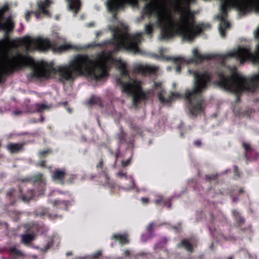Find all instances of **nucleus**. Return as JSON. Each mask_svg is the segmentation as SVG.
Wrapping results in <instances>:
<instances>
[{
    "instance_id": "nucleus-1",
    "label": "nucleus",
    "mask_w": 259,
    "mask_h": 259,
    "mask_svg": "<svg viewBox=\"0 0 259 259\" xmlns=\"http://www.w3.org/2000/svg\"><path fill=\"white\" fill-rule=\"evenodd\" d=\"M113 31V38L109 44L114 47V49L107 53L103 52L98 54L97 61L91 59L87 55L78 54L69 64L54 67L53 64L44 61L36 63L33 58L27 54L18 53L13 61L9 58V75L16 70L30 67L32 71L28 76L30 78H48L51 74H58L60 81L64 82L73 80L76 76L85 74L93 80H100L109 75L107 70L109 62L118 65L122 61L113 57L114 54L121 50L134 54L142 52L139 45L142 39V32L131 34L123 32L118 27Z\"/></svg>"
},
{
    "instance_id": "nucleus-2",
    "label": "nucleus",
    "mask_w": 259,
    "mask_h": 259,
    "mask_svg": "<svg viewBox=\"0 0 259 259\" xmlns=\"http://www.w3.org/2000/svg\"><path fill=\"white\" fill-rule=\"evenodd\" d=\"M180 14V21L177 23V27L170 16H167L160 10V5L158 0H151L146 4L144 8V13L150 17L153 14L157 15V24L161 28L160 38L168 40L176 35H179L183 39L192 41L196 34L200 33L202 31L200 26H196L197 31L195 32V16L190 9V5L195 3L196 0H177Z\"/></svg>"
},
{
    "instance_id": "nucleus-3",
    "label": "nucleus",
    "mask_w": 259,
    "mask_h": 259,
    "mask_svg": "<svg viewBox=\"0 0 259 259\" xmlns=\"http://www.w3.org/2000/svg\"><path fill=\"white\" fill-rule=\"evenodd\" d=\"M189 72L194 76L193 87L191 90H188L185 94V99L189 104L190 113L196 116L204 110L202 105L204 99L202 94L206 91L211 83L212 73L208 71H199L189 69Z\"/></svg>"
},
{
    "instance_id": "nucleus-4",
    "label": "nucleus",
    "mask_w": 259,
    "mask_h": 259,
    "mask_svg": "<svg viewBox=\"0 0 259 259\" xmlns=\"http://www.w3.org/2000/svg\"><path fill=\"white\" fill-rule=\"evenodd\" d=\"M117 66L121 76L116 78V82L121 86L122 92L132 96L133 104L135 106H138L142 101L148 100L150 91H144L141 81L132 79L127 69L126 64L121 61Z\"/></svg>"
},
{
    "instance_id": "nucleus-5",
    "label": "nucleus",
    "mask_w": 259,
    "mask_h": 259,
    "mask_svg": "<svg viewBox=\"0 0 259 259\" xmlns=\"http://www.w3.org/2000/svg\"><path fill=\"white\" fill-rule=\"evenodd\" d=\"M19 44L25 47L27 52H32L35 50L45 52L52 49L55 52H62L73 49V46L69 44H63L55 46L52 44L49 38L37 37L33 38L29 36H25L19 38Z\"/></svg>"
},
{
    "instance_id": "nucleus-6",
    "label": "nucleus",
    "mask_w": 259,
    "mask_h": 259,
    "mask_svg": "<svg viewBox=\"0 0 259 259\" xmlns=\"http://www.w3.org/2000/svg\"><path fill=\"white\" fill-rule=\"evenodd\" d=\"M232 8H236L241 15H245L248 10V6L246 4L241 5L240 0H222L220 6L221 15L218 16L219 19L222 20L226 19L228 9Z\"/></svg>"
},
{
    "instance_id": "nucleus-7",
    "label": "nucleus",
    "mask_w": 259,
    "mask_h": 259,
    "mask_svg": "<svg viewBox=\"0 0 259 259\" xmlns=\"http://www.w3.org/2000/svg\"><path fill=\"white\" fill-rule=\"evenodd\" d=\"M6 198L9 201L10 205H13L17 200L20 199L24 202H28L31 199L32 196L23 195L21 189L17 190L15 189L12 188L7 192Z\"/></svg>"
},
{
    "instance_id": "nucleus-8",
    "label": "nucleus",
    "mask_w": 259,
    "mask_h": 259,
    "mask_svg": "<svg viewBox=\"0 0 259 259\" xmlns=\"http://www.w3.org/2000/svg\"><path fill=\"white\" fill-rule=\"evenodd\" d=\"M25 181L30 182L34 187H37V190L39 192L45 191L46 180L43 174L38 172L30 178H26Z\"/></svg>"
},
{
    "instance_id": "nucleus-9",
    "label": "nucleus",
    "mask_w": 259,
    "mask_h": 259,
    "mask_svg": "<svg viewBox=\"0 0 259 259\" xmlns=\"http://www.w3.org/2000/svg\"><path fill=\"white\" fill-rule=\"evenodd\" d=\"M242 147L244 149L243 157L247 163L250 161L255 159L259 156V153L255 151L250 144L243 141Z\"/></svg>"
},
{
    "instance_id": "nucleus-10",
    "label": "nucleus",
    "mask_w": 259,
    "mask_h": 259,
    "mask_svg": "<svg viewBox=\"0 0 259 259\" xmlns=\"http://www.w3.org/2000/svg\"><path fill=\"white\" fill-rule=\"evenodd\" d=\"M193 55L194 58H192L188 61V63H202L205 60L209 61L216 57V55L213 54H201L197 48L193 50Z\"/></svg>"
},
{
    "instance_id": "nucleus-11",
    "label": "nucleus",
    "mask_w": 259,
    "mask_h": 259,
    "mask_svg": "<svg viewBox=\"0 0 259 259\" xmlns=\"http://www.w3.org/2000/svg\"><path fill=\"white\" fill-rule=\"evenodd\" d=\"M158 68L149 65H138L134 68V71L136 73L141 74L143 75L153 74L155 73Z\"/></svg>"
},
{
    "instance_id": "nucleus-12",
    "label": "nucleus",
    "mask_w": 259,
    "mask_h": 259,
    "mask_svg": "<svg viewBox=\"0 0 259 259\" xmlns=\"http://www.w3.org/2000/svg\"><path fill=\"white\" fill-rule=\"evenodd\" d=\"M66 177L67 172L65 168H56L52 175L53 180L61 185L65 184V179Z\"/></svg>"
},
{
    "instance_id": "nucleus-13",
    "label": "nucleus",
    "mask_w": 259,
    "mask_h": 259,
    "mask_svg": "<svg viewBox=\"0 0 259 259\" xmlns=\"http://www.w3.org/2000/svg\"><path fill=\"white\" fill-rule=\"evenodd\" d=\"M164 93V91L162 90L157 95L159 100L163 104H170L174 98H178L180 97V94L178 93L172 92L170 96L165 98L163 95Z\"/></svg>"
},
{
    "instance_id": "nucleus-14",
    "label": "nucleus",
    "mask_w": 259,
    "mask_h": 259,
    "mask_svg": "<svg viewBox=\"0 0 259 259\" xmlns=\"http://www.w3.org/2000/svg\"><path fill=\"white\" fill-rule=\"evenodd\" d=\"M241 5L246 4L248 6V10L245 14L254 10L256 13H259V1L253 0H240Z\"/></svg>"
},
{
    "instance_id": "nucleus-15",
    "label": "nucleus",
    "mask_w": 259,
    "mask_h": 259,
    "mask_svg": "<svg viewBox=\"0 0 259 259\" xmlns=\"http://www.w3.org/2000/svg\"><path fill=\"white\" fill-rule=\"evenodd\" d=\"M24 143H12L9 144L7 148L11 153H18L22 151L24 149Z\"/></svg>"
},
{
    "instance_id": "nucleus-16",
    "label": "nucleus",
    "mask_w": 259,
    "mask_h": 259,
    "mask_svg": "<svg viewBox=\"0 0 259 259\" xmlns=\"http://www.w3.org/2000/svg\"><path fill=\"white\" fill-rule=\"evenodd\" d=\"M68 2V8L70 11L77 14L80 8L81 3L80 0H66Z\"/></svg>"
},
{
    "instance_id": "nucleus-17",
    "label": "nucleus",
    "mask_w": 259,
    "mask_h": 259,
    "mask_svg": "<svg viewBox=\"0 0 259 259\" xmlns=\"http://www.w3.org/2000/svg\"><path fill=\"white\" fill-rule=\"evenodd\" d=\"M111 239L119 241L121 245L126 244L129 243L128 235L126 234H114L111 236Z\"/></svg>"
},
{
    "instance_id": "nucleus-18",
    "label": "nucleus",
    "mask_w": 259,
    "mask_h": 259,
    "mask_svg": "<svg viewBox=\"0 0 259 259\" xmlns=\"http://www.w3.org/2000/svg\"><path fill=\"white\" fill-rule=\"evenodd\" d=\"M233 217L236 223L237 227H241L245 222V219L243 217L240 213L237 210H232V211Z\"/></svg>"
},
{
    "instance_id": "nucleus-19",
    "label": "nucleus",
    "mask_w": 259,
    "mask_h": 259,
    "mask_svg": "<svg viewBox=\"0 0 259 259\" xmlns=\"http://www.w3.org/2000/svg\"><path fill=\"white\" fill-rule=\"evenodd\" d=\"M220 20L221 22L219 27V32L221 36L224 38L226 37V30L227 28H230V24L226 19H224L223 20Z\"/></svg>"
},
{
    "instance_id": "nucleus-20",
    "label": "nucleus",
    "mask_w": 259,
    "mask_h": 259,
    "mask_svg": "<svg viewBox=\"0 0 259 259\" xmlns=\"http://www.w3.org/2000/svg\"><path fill=\"white\" fill-rule=\"evenodd\" d=\"M53 204L57 209L66 210L68 207L70 205L69 201H64L60 200H56L53 202Z\"/></svg>"
},
{
    "instance_id": "nucleus-21",
    "label": "nucleus",
    "mask_w": 259,
    "mask_h": 259,
    "mask_svg": "<svg viewBox=\"0 0 259 259\" xmlns=\"http://www.w3.org/2000/svg\"><path fill=\"white\" fill-rule=\"evenodd\" d=\"M178 247H183L190 253H192L194 251L192 244L186 239H183L181 242L178 244Z\"/></svg>"
},
{
    "instance_id": "nucleus-22",
    "label": "nucleus",
    "mask_w": 259,
    "mask_h": 259,
    "mask_svg": "<svg viewBox=\"0 0 259 259\" xmlns=\"http://www.w3.org/2000/svg\"><path fill=\"white\" fill-rule=\"evenodd\" d=\"M167 60H172L175 64H177L176 71L177 73H180L181 71V66L180 64H178L179 63H184L185 62V60L182 57H168L167 58Z\"/></svg>"
},
{
    "instance_id": "nucleus-23",
    "label": "nucleus",
    "mask_w": 259,
    "mask_h": 259,
    "mask_svg": "<svg viewBox=\"0 0 259 259\" xmlns=\"http://www.w3.org/2000/svg\"><path fill=\"white\" fill-rule=\"evenodd\" d=\"M103 163H104L103 159L102 158H101L100 160V161L99 162V163L97 164L96 168L97 169L101 168L102 173L105 177L106 180L108 181L109 180V176L108 174L107 168V167H104Z\"/></svg>"
},
{
    "instance_id": "nucleus-24",
    "label": "nucleus",
    "mask_w": 259,
    "mask_h": 259,
    "mask_svg": "<svg viewBox=\"0 0 259 259\" xmlns=\"http://www.w3.org/2000/svg\"><path fill=\"white\" fill-rule=\"evenodd\" d=\"M34 239V236L30 234H23L21 235V242L25 244L30 243Z\"/></svg>"
},
{
    "instance_id": "nucleus-25",
    "label": "nucleus",
    "mask_w": 259,
    "mask_h": 259,
    "mask_svg": "<svg viewBox=\"0 0 259 259\" xmlns=\"http://www.w3.org/2000/svg\"><path fill=\"white\" fill-rule=\"evenodd\" d=\"M88 104L90 105H98L101 107L103 106V103L100 98L92 96L88 101Z\"/></svg>"
},
{
    "instance_id": "nucleus-26",
    "label": "nucleus",
    "mask_w": 259,
    "mask_h": 259,
    "mask_svg": "<svg viewBox=\"0 0 259 259\" xmlns=\"http://www.w3.org/2000/svg\"><path fill=\"white\" fill-rule=\"evenodd\" d=\"M221 74H224L223 73H220L219 74V80H218V84L222 88H223V89H224L225 90L227 91H229L230 92H232V93H235L236 95H237V102H239V100H240V97H239V95H241L244 91H246L247 92H248L247 90H243L242 92H240V93H236L235 92V91H231V90H228V89H226L224 86H223V85H222V84L221 83Z\"/></svg>"
},
{
    "instance_id": "nucleus-27",
    "label": "nucleus",
    "mask_w": 259,
    "mask_h": 259,
    "mask_svg": "<svg viewBox=\"0 0 259 259\" xmlns=\"http://www.w3.org/2000/svg\"><path fill=\"white\" fill-rule=\"evenodd\" d=\"M154 202L156 205L161 204L167 206V207L169 208L171 207V203L169 200L164 199L163 198H160L159 199H155Z\"/></svg>"
},
{
    "instance_id": "nucleus-28",
    "label": "nucleus",
    "mask_w": 259,
    "mask_h": 259,
    "mask_svg": "<svg viewBox=\"0 0 259 259\" xmlns=\"http://www.w3.org/2000/svg\"><path fill=\"white\" fill-rule=\"evenodd\" d=\"M38 7L40 11L42 10L47 9L50 5V0H45V1H41L38 3Z\"/></svg>"
},
{
    "instance_id": "nucleus-29",
    "label": "nucleus",
    "mask_w": 259,
    "mask_h": 259,
    "mask_svg": "<svg viewBox=\"0 0 259 259\" xmlns=\"http://www.w3.org/2000/svg\"><path fill=\"white\" fill-rule=\"evenodd\" d=\"M239 229L238 230V233L239 234H241L246 232H252V227L251 225H247L246 227L242 228L241 227H238Z\"/></svg>"
},
{
    "instance_id": "nucleus-30",
    "label": "nucleus",
    "mask_w": 259,
    "mask_h": 259,
    "mask_svg": "<svg viewBox=\"0 0 259 259\" xmlns=\"http://www.w3.org/2000/svg\"><path fill=\"white\" fill-rule=\"evenodd\" d=\"M67 176H68V178H67L66 180L65 181V183L68 184H72L74 183L75 180L76 179V176L75 175L73 174H70L67 175Z\"/></svg>"
},
{
    "instance_id": "nucleus-31",
    "label": "nucleus",
    "mask_w": 259,
    "mask_h": 259,
    "mask_svg": "<svg viewBox=\"0 0 259 259\" xmlns=\"http://www.w3.org/2000/svg\"><path fill=\"white\" fill-rule=\"evenodd\" d=\"M145 33L148 35H151L153 32V26L152 24L150 23L146 24L145 26Z\"/></svg>"
},
{
    "instance_id": "nucleus-32",
    "label": "nucleus",
    "mask_w": 259,
    "mask_h": 259,
    "mask_svg": "<svg viewBox=\"0 0 259 259\" xmlns=\"http://www.w3.org/2000/svg\"><path fill=\"white\" fill-rule=\"evenodd\" d=\"M10 253L12 255L20 256L22 255V252L17 249L15 247H11L9 249Z\"/></svg>"
},
{
    "instance_id": "nucleus-33",
    "label": "nucleus",
    "mask_w": 259,
    "mask_h": 259,
    "mask_svg": "<svg viewBox=\"0 0 259 259\" xmlns=\"http://www.w3.org/2000/svg\"><path fill=\"white\" fill-rule=\"evenodd\" d=\"M205 180L208 182H211L212 181H215L218 182V175H206L205 176Z\"/></svg>"
},
{
    "instance_id": "nucleus-34",
    "label": "nucleus",
    "mask_w": 259,
    "mask_h": 259,
    "mask_svg": "<svg viewBox=\"0 0 259 259\" xmlns=\"http://www.w3.org/2000/svg\"><path fill=\"white\" fill-rule=\"evenodd\" d=\"M102 255V251L101 250H98L96 252H94L89 256L90 259H98Z\"/></svg>"
},
{
    "instance_id": "nucleus-35",
    "label": "nucleus",
    "mask_w": 259,
    "mask_h": 259,
    "mask_svg": "<svg viewBox=\"0 0 259 259\" xmlns=\"http://www.w3.org/2000/svg\"><path fill=\"white\" fill-rule=\"evenodd\" d=\"M126 136V134L123 131V130H121L120 133L118 135V139L120 143H123L125 142Z\"/></svg>"
},
{
    "instance_id": "nucleus-36",
    "label": "nucleus",
    "mask_w": 259,
    "mask_h": 259,
    "mask_svg": "<svg viewBox=\"0 0 259 259\" xmlns=\"http://www.w3.org/2000/svg\"><path fill=\"white\" fill-rule=\"evenodd\" d=\"M51 152L52 150L50 149L41 150L38 152V156L40 158L46 157L48 154L51 153Z\"/></svg>"
},
{
    "instance_id": "nucleus-37",
    "label": "nucleus",
    "mask_w": 259,
    "mask_h": 259,
    "mask_svg": "<svg viewBox=\"0 0 259 259\" xmlns=\"http://www.w3.org/2000/svg\"><path fill=\"white\" fill-rule=\"evenodd\" d=\"M9 10V7L8 5H6L4 6L2 8H0V20L2 21V19L3 17L4 14L8 11Z\"/></svg>"
},
{
    "instance_id": "nucleus-38",
    "label": "nucleus",
    "mask_w": 259,
    "mask_h": 259,
    "mask_svg": "<svg viewBox=\"0 0 259 259\" xmlns=\"http://www.w3.org/2000/svg\"><path fill=\"white\" fill-rule=\"evenodd\" d=\"M36 111L38 112H41L43 110L47 109L48 106L44 104H36Z\"/></svg>"
},
{
    "instance_id": "nucleus-39",
    "label": "nucleus",
    "mask_w": 259,
    "mask_h": 259,
    "mask_svg": "<svg viewBox=\"0 0 259 259\" xmlns=\"http://www.w3.org/2000/svg\"><path fill=\"white\" fill-rule=\"evenodd\" d=\"M165 243V240H162L155 244V245L154 246V248L155 250H157V249L159 248H162L164 247Z\"/></svg>"
},
{
    "instance_id": "nucleus-40",
    "label": "nucleus",
    "mask_w": 259,
    "mask_h": 259,
    "mask_svg": "<svg viewBox=\"0 0 259 259\" xmlns=\"http://www.w3.org/2000/svg\"><path fill=\"white\" fill-rule=\"evenodd\" d=\"M40 13H42L46 16L51 17L50 13L49 11L48 10H47V9L42 10V11H40L39 12H36L35 13L36 16L37 17H38V16L40 15Z\"/></svg>"
},
{
    "instance_id": "nucleus-41",
    "label": "nucleus",
    "mask_w": 259,
    "mask_h": 259,
    "mask_svg": "<svg viewBox=\"0 0 259 259\" xmlns=\"http://www.w3.org/2000/svg\"><path fill=\"white\" fill-rule=\"evenodd\" d=\"M198 25H196V23H195V28H194V30H195V32L196 33V32L197 31V28H196V26H198ZM199 26H200V27L202 28V30H203V28H209L210 27V25L209 24H203L202 25V26L201 25H199ZM203 31H202L200 34ZM197 34H199V33L198 34H196L194 36V37L197 35Z\"/></svg>"
},
{
    "instance_id": "nucleus-42",
    "label": "nucleus",
    "mask_w": 259,
    "mask_h": 259,
    "mask_svg": "<svg viewBox=\"0 0 259 259\" xmlns=\"http://www.w3.org/2000/svg\"><path fill=\"white\" fill-rule=\"evenodd\" d=\"M154 223L153 222L150 223L147 227V231L149 232H153L154 231Z\"/></svg>"
},
{
    "instance_id": "nucleus-43",
    "label": "nucleus",
    "mask_w": 259,
    "mask_h": 259,
    "mask_svg": "<svg viewBox=\"0 0 259 259\" xmlns=\"http://www.w3.org/2000/svg\"><path fill=\"white\" fill-rule=\"evenodd\" d=\"M131 158H128L126 160H123L121 162V165L123 167L127 166L131 164Z\"/></svg>"
},
{
    "instance_id": "nucleus-44",
    "label": "nucleus",
    "mask_w": 259,
    "mask_h": 259,
    "mask_svg": "<svg viewBox=\"0 0 259 259\" xmlns=\"http://www.w3.org/2000/svg\"><path fill=\"white\" fill-rule=\"evenodd\" d=\"M46 160H42L39 161L37 164V166L41 167V168H46Z\"/></svg>"
},
{
    "instance_id": "nucleus-45",
    "label": "nucleus",
    "mask_w": 259,
    "mask_h": 259,
    "mask_svg": "<svg viewBox=\"0 0 259 259\" xmlns=\"http://www.w3.org/2000/svg\"><path fill=\"white\" fill-rule=\"evenodd\" d=\"M234 175L238 177H240V173L238 168V167L237 165L234 166Z\"/></svg>"
},
{
    "instance_id": "nucleus-46",
    "label": "nucleus",
    "mask_w": 259,
    "mask_h": 259,
    "mask_svg": "<svg viewBox=\"0 0 259 259\" xmlns=\"http://www.w3.org/2000/svg\"><path fill=\"white\" fill-rule=\"evenodd\" d=\"M161 85H162L161 82H154V84H153V88L154 89H157L158 88H161Z\"/></svg>"
},
{
    "instance_id": "nucleus-47",
    "label": "nucleus",
    "mask_w": 259,
    "mask_h": 259,
    "mask_svg": "<svg viewBox=\"0 0 259 259\" xmlns=\"http://www.w3.org/2000/svg\"><path fill=\"white\" fill-rule=\"evenodd\" d=\"M117 176L120 177V178H123V177H125V178H126V172H124L123 171H119L117 173Z\"/></svg>"
},
{
    "instance_id": "nucleus-48",
    "label": "nucleus",
    "mask_w": 259,
    "mask_h": 259,
    "mask_svg": "<svg viewBox=\"0 0 259 259\" xmlns=\"http://www.w3.org/2000/svg\"><path fill=\"white\" fill-rule=\"evenodd\" d=\"M194 144L195 146L199 147L201 146V141L200 140H196L194 141Z\"/></svg>"
},
{
    "instance_id": "nucleus-49",
    "label": "nucleus",
    "mask_w": 259,
    "mask_h": 259,
    "mask_svg": "<svg viewBox=\"0 0 259 259\" xmlns=\"http://www.w3.org/2000/svg\"><path fill=\"white\" fill-rule=\"evenodd\" d=\"M142 202L144 204L148 203L149 201V198L146 197H142L141 199Z\"/></svg>"
},
{
    "instance_id": "nucleus-50",
    "label": "nucleus",
    "mask_w": 259,
    "mask_h": 259,
    "mask_svg": "<svg viewBox=\"0 0 259 259\" xmlns=\"http://www.w3.org/2000/svg\"><path fill=\"white\" fill-rule=\"evenodd\" d=\"M130 254L131 252L128 250H125L123 251V255L125 257L129 256L130 255Z\"/></svg>"
},
{
    "instance_id": "nucleus-51",
    "label": "nucleus",
    "mask_w": 259,
    "mask_h": 259,
    "mask_svg": "<svg viewBox=\"0 0 259 259\" xmlns=\"http://www.w3.org/2000/svg\"><path fill=\"white\" fill-rule=\"evenodd\" d=\"M119 154H120V151H119V150H118V151L116 152V153L115 154V163L116 162L118 157H119Z\"/></svg>"
},
{
    "instance_id": "nucleus-52",
    "label": "nucleus",
    "mask_w": 259,
    "mask_h": 259,
    "mask_svg": "<svg viewBox=\"0 0 259 259\" xmlns=\"http://www.w3.org/2000/svg\"><path fill=\"white\" fill-rule=\"evenodd\" d=\"M32 12H28L25 15V19L26 21H28L30 19V14Z\"/></svg>"
},
{
    "instance_id": "nucleus-53",
    "label": "nucleus",
    "mask_w": 259,
    "mask_h": 259,
    "mask_svg": "<svg viewBox=\"0 0 259 259\" xmlns=\"http://www.w3.org/2000/svg\"><path fill=\"white\" fill-rule=\"evenodd\" d=\"M48 213L47 210H44L41 212H40L39 215L41 217L45 216Z\"/></svg>"
},
{
    "instance_id": "nucleus-54",
    "label": "nucleus",
    "mask_w": 259,
    "mask_h": 259,
    "mask_svg": "<svg viewBox=\"0 0 259 259\" xmlns=\"http://www.w3.org/2000/svg\"><path fill=\"white\" fill-rule=\"evenodd\" d=\"M45 120V117L42 116V115H41L40 116V122H43Z\"/></svg>"
},
{
    "instance_id": "nucleus-55",
    "label": "nucleus",
    "mask_w": 259,
    "mask_h": 259,
    "mask_svg": "<svg viewBox=\"0 0 259 259\" xmlns=\"http://www.w3.org/2000/svg\"><path fill=\"white\" fill-rule=\"evenodd\" d=\"M172 228L177 231H178L180 230L179 227L177 226H174Z\"/></svg>"
},
{
    "instance_id": "nucleus-56",
    "label": "nucleus",
    "mask_w": 259,
    "mask_h": 259,
    "mask_svg": "<svg viewBox=\"0 0 259 259\" xmlns=\"http://www.w3.org/2000/svg\"><path fill=\"white\" fill-rule=\"evenodd\" d=\"M243 192H244L243 188H240V189H239V193L240 194H241V193H243Z\"/></svg>"
},
{
    "instance_id": "nucleus-57",
    "label": "nucleus",
    "mask_w": 259,
    "mask_h": 259,
    "mask_svg": "<svg viewBox=\"0 0 259 259\" xmlns=\"http://www.w3.org/2000/svg\"><path fill=\"white\" fill-rule=\"evenodd\" d=\"M238 198L237 197H234L233 198V202H236L237 201H238Z\"/></svg>"
},
{
    "instance_id": "nucleus-58",
    "label": "nucleus",
    "mask_w": 259,
    "mask_h": 259,
    "mask_svg": "<svg viewBox=\"0 0 259 259\" xmlns=\"http://www.w3.org/2000/svg\"><path fill=\"white\" fill-rule=\"evenodd\" d=\"M71 255H72V252H67L66 253V256H67Z\"/></svg>"
},
{
    "instance_id": "nucleus-59",
    "label": "nucleus",
    "mask_w": 259,
    "mask_h": 259,
    "mask_svg": "<svg viewBox=\"0 0 259 259\" xmlns=\"http://www.w3.org/2000/svg\"><path fill=\"white\" fill-rule=\"evenodd\" d=\"M233 256L231 255L227 259H233Z\"/></svg>"
},
{
    "instance_id": "nucleus-60",
    "label": "nucleus",
    "mask_w": 259,
    "mask_h": 259,
    "mask_svg": "<svg viewBox=\"0 0 259 259\" xmlns=\"http://www.w3.org/2000/svg\"><path fill=\"white\" fill-rule=\"evenodd\" d=\"M67 110L68 111V112H69V113H71V109L68 108V109H67Z\"/></svg>"
},
{
    "instance_id": "nucleus-61",
    "label": "nucleus",
    "mask_w": 259,
    "mask_h": 259,
    "mask_svg": "<svg viewBox=\"0 0 259 259\" xmlns=\"http://www.w3.org/2000/svg\"><path fill=\"white\" fill-rule=\"evenodd\" d=\"M183 136H184V134H183V133H181V137H183Z\"/></svg>"
},
{
    "instance_id": "nucleus-62",
    "label": "nucleus",
    "mask_w": 259,
    "mask_h": 259,
    "mask_svg": "<svg viewBox=\"0 0 259 259\" xmlns=\"http://www.w3.org/2000/svg\"><path fill=\"white\" fill-rule=\"evenodd\" d=\"M64 105H67V102H65L64 103Z\"/></svg>"
},
{
    "instance_id": "nucleus-63",
    "label": "nucleus",
    "mask_w": 259,
    "mask_h": 259,
    "mask_svg": "<svg viewBox=\"0 0 259 259\" xmlns=\"http://www.w3.org/2000/svg\"><path fill=\"white\" fill-rule=\"evenodd\" d=\"M110 153H111V154H114L113 152L112 151H111Z\"/></svg>"
},
{
    "instance_id": "nucleus-64",
    "label": "nucleus",
    "mask_w": 259,
    "mask_h": 259,
    "mask_svg": "<svg viewBox=\"0 0 259 259\" xmlns=\"http://www.w3.org/2000/svg\"><path fill=\"white\" fill-rule=\"evenodd\" d=\"M90 26H92V25H93V24H90Z\"/></svg>"
}]
</instances>
